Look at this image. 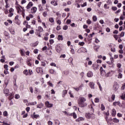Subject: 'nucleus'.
<instances>
[{"label":"nucleus","mask_w":125,"mask_h":125,"mask_svg":"<svg viewBox=\"0 0 125 125\" xmlns=\"http://www.w3.org/2000/svg\"><path fill=\"white\" fill-rule=\"evenodd\" d=\"M23 25L25 26V28H27L28 29H31V25H29V23L27 21H23Z\"/></svg>","instance_id":"obj_8"},{"label":"nucleus","mask_w":125,"mask_h":125,"mask_svg":"<svg viewBox=\"0 0 125 125\" xmlns=\"http://www.w3.org/2000/svg\"><path fill=\"white\" fill-rule=\"evenodd\" d=\"M57 39L58 41H63V40H64V38L63 37V36L60 35L58 36Z\"/></svg>","instance_id":"obj_20"},{"label":"nucleus","mask_w":125,"mask_h":125,"mask_svg":"<svg viewBox=\"0 0 125 125\" xmlns=\"http://www.w3.org/2000/svg\"><path fill=\"white\" fill-rule=\"evenodd\" d=\"M36 71L38 74H41L43 75V69L42 67H38L36 69Z\"/></svg>","instance_id":"obj_5"},{"label":"nucleus","mask_w":125,"mask_h":125,"mask_svg":"<svg viewBox=\"0 0 125 125\" xmlns=\"http://www.w3.org/2000/svg\"><path fill=\"white\" fill-rule=\"evenodd\" d=\"M85 117L86 118V119H92L93 117H94V114L93 113L86 112L85 114Z\"/></svg>","instance_id":"obj_4"},{"label":"nucleus","mask_w":125,"mask_h":125,"mask_svg":"<svg viewBox=\"0 0 125 125\" xmlns=\"http://www.w3.org/2000/svg\"><path fill=\"white\" fill-rule=\"evenodd\" d=\"M56 51H57V52L59 53V52H60V51H61V48L59 46H57L56 47Z\"/></svg>","instance_id":"obj_29"},{"label":"nucleus","mask_w":125,"mask_h":125,"mask_svg":"<svg viewBox=\"0 0 125 125\" xmlns=\"http://www.w3.org/2000/svg\"><path fill=\"white\" fill-rule=\"evenodd\" d=\"M31 24H32V25H36V20H32L31 21Z\"/></svg>","instance_id":"obj_62"},{"label":"nucleus","mask_w":125,"mask_h":125,"mask_svg":"<svg viewBox=\"0 0 125 125\" xmlns=\"http://www.w3.org/2000/svg\"><path fill=\"white\" fill-rule=\"evenodd\" d=\"M111 115L112 117H115L116 115H117V111H116V109H115V108L112 109Z\"/></svg>","instance_id":"obj_17"},{"label":"nucleus","mask_w":125,"mask_h":125,"mask_svg":"<svg viewBox=\"0 0 125 125\" xmlns=\"http://www.w3.org/2000/svg\"><path fill=\"white\" fill-rule=\"evenodd\" d=\"M84 44H85V43H84V42H79V43H78V45H80V46H83V45H84Z\"/></svg>","instance_id":"obj_44"},{"label":"nucleus","mask_w":125,"mask_h":125,"mask_svg":"<svg viewBox=\"0 0 125 125\" xmlns=\"http://www.w3.org/2000/svg\"><path fill=\"white\" fill-rule=\"evenodd\" d=\"M29 105L34 106L35 105H37V102H31L29 103Z\"/></svg>","instance_id":"obj_47"},{"label":"nucleus","mask_w":125,"mask_h":125,"mask_svg":"<svg viewBox=\"0 0 125 125\" xmlns=\"http://www.w3.org/2000/svg\"><path fill=\"white\" fill-rule=\"evenodd\" d=\"M33 5H34V3H33L32 1H30L26 7V9L27 10V11H28V10H29Z\"/></svg>","instance_id":"obj_9"},{"label":"nucleus","mask_w":125,"mask_h":125,"mask_svg":"<svg viewBox=\"0 0 125 125\" xmlns=\"http://www.w3.org/2000/svg\"><path fill=\"white\" fill-rule=\"evenodd\" d=\"M46 63H47V62L44 61L41 62V66L42 67H45L46 66Z\"/></svg>","instance_id":"obj_26"},{"label":"nucleus","mask_w":125,"mask_h":125,"mask_svg":"<svg viewBox=\"0 0 125 125\" xmlns=\"http://www.w3.org/2000/svg\"><path fill=\"white\" fill-rule=\"evenodd\" d=\"M80 50L81 51V52H87V50H86V48L82 47L80 48Z\"/></svg>","instance_id":"obj_24"},{"label":"nucleus","mask_w":125,"mask_h":125,"mask_svg":"<svg viewBox=\"0 0 125 125\" xmlns=\"http://www.w3.org/2000/svg\"><path fill=\"white\" fill-rule=\"evenodd\" d=\"M38 7L39 11H42V10H43V9H42V6L41 4L38 5Z\"/></svg>","instance_id":"obj_39"},{"label":"nucleus","mask_w":125,"mask_h":125,"mask_svg":"<svg viewBox=\"0 0 125 125\" xmlns=\"http://www.w3.org/2000/svg\"><path fill=\"white\" fill-rule=\"evenodd\" d=\"M16 8L18 11V13H20L22 11V10H21V5L16 6Z\"/></svg>","instance_id":"obj_14"},{"label":"nucleus","mask_w":125,"mask_h":125,"mask_svg":"<svg viewBox=\"0 0 125 125\" xmlns=\"http://www.w3.org/2000/svg\"><path fill=\"white\" fill-rule=\"evenodd\" d=\"M57 23L59 24V25H61V21L58 20V18L56 19Z\"/></svg>","instance_id":"obj_58"},{"label":"nucleus","mask_w":125,"mask_h":125,"mask_svg":"<svg viewBox=\"0 0 125 125\" xmlns=\"http://www.w3.org/2000/svg\"><path fill=\"white\" fill-rule=\"evenodd\" d=\"M14 14L13 13L9 12V14H8V17H12V16H13Z\"/></svg>","instance_id":"obj_63"},{"label":"nucleus","mask_w":125,"mask_h":125,"mask_svg":"<svg viewBox=\"0 0 125 125\" xmlns=\"http://www.w3.org/2000/svg\"><path fill=\"white\" fill-rule=\"evenodd\" d=\"M14 96H13V95L12 94L8 97V99L9 100L11 101L14 98Z\"/></svg>","instance_id":"obj_38"},{"label":"nucleus","mask_w":125,"mask_h":125,"mask_svg":"<svg viewBox=\"0 0 125 125\" xmlns=\"http://www.w3.org/2000/svg\"><path fill=\"white\" fill-rule=\"evenodd\" d=\"M36 32H35V34L36 35H39V34H41V33H42V31H43V28L42 26H38V29H36Z\"/></svg>","instance_id":"obj_6"},{"label":"nucleus","mask_w":125,"mask_h":125,"mask_svg":"<svg viewBox=\"0 0 125 125\" xmlns=\"http://www.w3.org/2000/svg\"><path fill=\"white\" fill-rule=\"evenodd\" d=\"M37 19L38 23H42V20L41 19V17H40V16H38L37 17Z\"/></svg>","instance_id":"obj_35"},{"label":"nucleus","mask_w":125,"mask_h":125,"mask_svg":"<svg viewBox=\"0 0 125 125\" xmlns=\"http://www.w3.org/2000/svg\"><path fill=\"white\" fill-rule=\"evenodd\" d=\"M15 23H16V24H17L18 25H19L20 24V20H19V19L15 20Z\"/></svg>","instance_id":"obj_49"},{"label":"nucleus","mask_w":125,"mask_h":125,"mask_svg":"<svg viewBox=\"0 0 125 125\" xmlns=\"http://www.w3.org/2000/svg\"><path fill=\"white\" fill-rule=\"evenodd\" d=\"M20 52L21 56H25V52L24 51V49L20 50Z\"/></svg>","instance_id":"obj_28"},{"label":"nucleus","mask_w":125,"mask_h":125,"mask_svg":"<svg viewBox=\"0 0 125 125\" xmlns=\"http://www.w3.org/2000/svg\"><path fill=\"white\" fill-rule=\"evenodd\" d=\"M115 98H116V95H115V94H113L111 95V99L113 101H114Z\"/></svg>","instance_id":"obj_45"},{"label":"nucleus","mask_w":125,"mask_h":125,"mask_svg":"<svg viewBox=\"0 0 125 125\" xmlns=\"http://www.w3.org/2000/svg\"><path fill=\"white\" fill-rule=\"evenodd\" d=\"M15 99H19V98H20V96L18 94H16L15 95Z\"/></svg>","instance_id":"obj_61"},{"label":"nucleus","mask_w":125,"mask_h":125,"mask_svg":"<svg viewBox=\"0 0 125 125\" xmlns=\"http://www.w3.org/2000/svg\"><path fill=\"white\" fill-rule=\"evenodd\" d=\"M51 4L54 5V6H57V5H58V1L57 0H52L51 1Z\"/></svg>","instance_id":"obj_11"},{"label":"nucleus","mask_w":125,"mask_h":125,"mask_svg":"<svg viewBox=\"0 0 125 125\" xmlns=\"http://www.w3.org/2000/svg\"><path fill=\"white\" fill-rule=\"evenodd\" d=\"M120 104H121V103H120V102H115L113 103V106H117V105L119 106Z\"/></svg>","instance_id":"obj_27"},{"label":"nucleus","mask_w":125,"mask_h":125,"mask_svg":"<svg viewBox=\"0 0 125 125\" xmlns=\"http://www.w3.org/2000/svg\"><path fill=\"white\" fill-rule=\"evenodd\" d=\"M120 87V86L119 85V83H118L117 82H114L113 85V89L114 90V91H117L118 89H119V88Z\"/></svg>","instance_id":"obj_3"},{"label":"nucleus","mask_w":125,"mask_h":125,"mask_svg":"<svg viewBox=\"0 0 125 125\" xmlns=\"http://www.w3.org/2000/svg\"><path fill=\"white\" fill-rule=\"evenodd\" d=\"M70 116H73L74 119L77 118V114H76V113H75V112L71 113L70 114Z\"/></svg>","instance_id":"obj_37"},{"label":"nucleus","mask_w":125,"mask_h":125,"mask_svg":"<svg viewBox=\"0 0 125 125\" xmlns=\"http://www.w3.org/2000/svg\"><path fill=\"white\" fill-rule=\"evenodd\" d=\"M120 97L122 100H125V94L122 93Z\"/></svg>","instance_id":"obj_34"},{"label":"nucleus","mask_w":125,"mask_h":125,"mask_svg":"<svg viewBox=\"0 0 125 125\" xmlns=\"http://www.w3.org/2000/svg\"><path fill=\"white\" fill-rule=\"evenodd\" d=\"M83 85L81 84L79 86V87H77V88L74 87L73 88L74 89H75L76 91H79L80 89H82V87H83Z\"/></svg>","instance_id":"obj_19"},{"label":"nucleus","mask_w":125,"mask_h":125,"mask_svg":"<svg viewBox=\"0 0 125 125\" xmlns=\"http://www.w3.org/2000/svg\"><path fill=\"white\" fill-rule=\"evenodd\" d=\"M125 36V32H121L120 36H119V39H121V38H123V37H124Z\"/></svg>","instance_id":"obj_36"},{"label":"nucleus","mask_w":125,"mask_h":125,"mask_svg":"<svg viewBox=\"0 0 125 125\" xmlns=\"http://www.w3.org/2000/svg\"><path fill=\"white\" fill-rule=\"evenodd\" d=\"M3 115L4 117H7V116H8V113H7V111H5L3 112Z\"/></svg>","instance_id":"obj_43"},{"label":"nucleus","mask_w":125,"mask_h":125,"mask_svg":"<svg viewBox=\"0 0 125 125\" xmlns=\"http://www.w3.org/2000/svg\"><path fill=\"white\" fill-rule=\"evenodd\" d=\"M23 75H25V76H31L33 75V70L31 69H28V71L27 69H25L23 71Z\"/></svg>","instance_id":"obj_2"},{"label":"nucleus","mask_w":125,"mask_h":125,"mask_svg":"<svg viewBox=\"0 0 125 125\" xmlns=\"http://www.w3.org/2000/svg\"><path fill=\"white\" fill-rule=\"evenodd\" d=\"M47 84H48V85H49V86H51V87H53V84H52V83H51L50 81L48 82L47 83Z\"/></svg>","instance_id":"obj_56"},{"label":"nucleus","mask_w":125,"mask_h":125,"mask_svg":"<svg viewBox=\"0 0 125 125\" xmlns=\"http://www.w3.org/2000/svg\"><path fill=\"white\" fill-rule=\"evenodd\" d=\"M30 117L33 120H35V119H39V118H40V115L36 114L35 115H31Z\"/></svg>","instance_id":"obj_15"},{"label":"nucleus","mask_w":125,"mask_h":125,"mask_svg":"<svg viewBox=\"0 0 125 125\" xmlns=\"http://www.w3.org/2000/svg\"><path fill=\"white\" fill-rule=\"evenodd\" d=\"M104 114L106 116H109V115H110V113H109V110H108L106 112H104Z\"/></svg>","instance_id":"obj_59"},{"label":"nucleus","mask_w":125,"mask_h":125,"mask_svg":"<svg viewBox=\"0 0 125 125\" xmlns=\"http://www.w3.org/2000/svg\"><path fill=\"white\" fill-rule=\"evenodd\" d=\"M55 125H60V121H59L58 120H56L55 121Z\"/></svg>","instance_id":"obj_48"},{"label":"nucleus","mask_w":125,"mask_h":125,"mask_svg":"<svg viewBox=\"0 0 125 125\" xmlns=\"http://www.w3.org/2000/svg\"><path fill=\"white\" fill-rule=\"evenodd\" d=\"M49 21L50 23H54V19H53V18H50L49 19Z\"/></svg>","instance_id":"obj_42"},{"label":"nucleus","mask_w":125,"mask_h":125,"mask_svg":"<svg viewBox=\"0 0 125 125\" xmlns=\"http://www.w3.org/2000/svg\"><path fill=\"white\" fill-rule=\"evenodd\" d=\"M82 121H84V118L80 117L76 120V122H81Z\"/></svg>","instance_id":"obj_23"},{"label":"nucleus","mask_w":125,"mask_h":125,"mask_svg":"<svg viewBox=\"0 0 125 125\" xmlns=\"http://www.w3.org/2000/svg\"><path fill=\"white\" fill-rule=\"evenodd\" d=\"M95 103H99V99L98 98H96L94 100Z\"/></svg>","instance_id":"obj_64"},{"label":"nucleus","mask_w":125,"mask_h":125,"mask_svg":"<svg viewBox=\"0 0 125 125\" xmlns=\"http://www.w3.org/2000/svg\"><path fill=\"white\" fill-rule=\"evenodd\" d=\"M38 8H37V7H32L30 10V13H31V14H35Z\"/></svg>","instance_id":"obj_7"},{"label":"nucleus","mask_w":125,"mask_h":125,"mask_svg":"<svg viewBox=\"0 0 125 125\" xmlns=\"http://www.w3.org/2000/svg\"><path fill=\"white\" fill-rule=\"evenodd\" d=\"M4 35L5 36V37H7V39H10V36H9V34L8 33V32H7V31L4 32Z\"/></svg>","instance_id":"obj_22"},{"label":"nucleus","mask_w":125,"mask_h":125,"mask_svg":"<svg viewBox=\"0 0 125 125\" xmlns=\"http://www.w3.org/2000/svg\"><path fill=\"white\" fill-rule=\"evenodd\" d=\"M68 93L71 98H74V94L72 93V91L69 90Z\"/></svg>","instance_id":"obj_33"},{"label":"nucleus","mask_w":125,"mask_h":125,"mask_svg":"<svg viewBox=\"0 0 125 125\" xmlns=\"http://www.w3.org/2000/svg\"><path fill=\"white\" fill-rule=\"evenodd\" d=\"M92 20L94 22H96V21H97V17H96V16H93L92 17Z\"/></svg>","instance_id":"obj_40"},{"label":"nucleus","mask_w":125,"mask_h":125,"mask_svg":"<svg viewBox=\"0 0 125 125\" xmlns=\"http://www.w3.org/2000/svg\"><path fill=\"white\" fill-rule=\"evenodd\" d=\"M45 105L47 108H51L53 106V104L49 103V102L46 101L45 102Z\"/></svg>","instance_id":"obj_10"},{"label":"nucleus","mask_w":125,"mask_h":125,"mask_svg":"<svg viewBox=\"0 0 125 125\" xmlns=\"http://www.w3.org/2000/svg\"><path fill=\"white\" fill-rule=\"evenodd\" d=\"M85 101H86V100L83 97H81L79 99L78 104L81 108L87 106V104L85 103Z\"/></svg>","instance_id":"obj_1"},{"label":"nucleus","mask_w":125,"mask_h":125,"mask_svg":"<svg viewBox=\"0 0 125 125\" xmlns=\"http://www.w3.org/2000/svg\"><path fill=\"white\" fill-rule=\"evenodd\" d=\"M86 23L88 25H90V24H91V23H92V22L90 20V19H88L86 21Z\"/></svg>","instance_id":"obj_46"},{"label":"nucleus","mask_w":125,"mask_h":125,"mask_svg":"<svg viewBox=\"0 0 125 125\" xmlns=\"http://www.w3.org/2000/svg\"><path fill=\"white\" fill-rule=\"evenodd\" d=\"M89 85L90 87H91V88H94V83H93L92 82H90L89 83Z\"/></svg>","instance_id":"obj_31"},{"label":"nucleus","mask_w":125,"mask_h":125,"mask_svg":"<svg viewBox=\"0 0 125 125\" xmlns=\"http://www.w3.org/2000/svg\"><path fill=\"white\" fill-rule=\"evenodd\" d=\"M92 67H93L94 70H96L98 69V67H99V65L98 64H92Z\"/></svg>","instance_id":"obj_21"},{"label":"nucleus","mask_w":125,"mask_h":125,"mask_svg":"<svg viewBox=\"0 0 125 125\" xmlns=\"http://www.w3.org/2000/svg\"><path fill=\"white\" fill-rule=\"evenodd\" d=\"M67 93H68V91L66 90H63L62 91V97H65Z\"/></svg>","instance_id":"obj_25"},{"label":"nucleus","mask_w":125,"mask_h":125,"mask_svg":"<svg viewBox=\"0 0 125 125\" xmlns=\"http://www.w3.org/2000/svg\"><path fill=\"white\" fill-rule=\"evenodd\" d=\"M38 44H39V42H36L35 43H33V44H32V46H33V47H36V46H37V45H38Z\"/></svg>","instance_id":"obj_60"},{"label":"nucleus","mask_w":125,"mask_h":125,"mask_svg":"<svg viewBox=\"0 0 125 125\" xmlns=\"http://www.w3.org/2000/svg\"><path fill=\"white\" fill-rule=\"evenodd\" d=\"M101 110L104 111L105 110V106L103 104H101Z\"/></svg>","instance_id":"obj_53"},{"label":"nucleus","mask_w":125,"mask_h":125,"mask_svg":"<svg viewBox=\"0 0 125 125\" xmlns=\"http://www.w3.org/2000/svg\"><path fill=\"white\" fill-rule=\"evenodd\" d=\"M118 78V79H122L123 78V74L121 73H119Z\"/></svg>","instance_id":"obj_55"},{"label":"nucleus","mask_w":125,"mask_h":125,"mask_svg":"<svg viewBox=\"0 0 125 125\" xmlns=\"http://www.w3.org/2000/svg\"><path fill=\"white\" fill-rule=\"evenodd\" d=\"M29 90H30V92L31 93H34V89H33V87L30 86L29 87Z\"/></svg>","instance_id":"obj_54"},{"label":"nucleus","mask_w":125,"mask_h":125,"mask_svg":"<svg viewBox=\"0 0 125 125\" xmlns=\"http://www.w3.org/2000/svg\"><path fill=\"white\" fill-rule=\"evenodd\" d=\"M43 106H44L43 104L40 103L37 105V108H39V109H42V108Z\"/></svg>","instance_id":"obj_18"},{"label":"nucleus","mask_w":125,"mask_h":125,"mask_svg":"<svg viewBox=\"0 0 125 125\" xmlns=\"http://www.w3.org/2000/svg\"><path fill=\"white\" fill-rule=\"evenodd\" d=\"M4 93L6 94V95H8V93H9V90L8 89H5L4 90Z\"/></svg>","instance_id":"obj_32"},{"label":"nucleus","mask_w":125,"mask_h":125,"mask_svg":"<svg viewBox=\"0 0 125 125\" xmlns=\"http://www.w3.org/2000/svg\"><path fill=\"white\" fill-rule=\"evenodd\" d=\"M93 76V72H92V71H89L87 73V76L88 77V78H92Z\"/></svg>","instance_id":"obj_16"},{"label":"nucleus","mask_w":125,"mask_h":125,"mask_svg":"<svg viewBox=\"0 0 125 125\" xmlns=\"http://www.w3.org/2000/svg\"><path fill=\"white\" fill-rule=\"evenodd\" d=\"M100 71L101 72V74L102 75V73H103V72H104V69H103V67L102 66H101L100 67Z\"/></svg>","instance_id":"obj_57"},{"label":"nucleus","mask_w":125,"mask_h":125,"mask_svg":"<svg viewBox=\"0 0 125 125\" xmlns=\"http://www.w3.org/2000/svg\"><path fill=\"white\" fill-rule=\"evenodd\" d=\"M54 72L55 71L53 69H51L49 70V73H50V74H54Z\"/></svg>","instance_id":"obj_50"},{"label":"nucleus","mask_w":125,"mask_h":125,"mask_svg":"<svg viewBox=\"0 0 125 125\" xmlns=\"http://www.w3.org/2000/svg\"><path fill=\"white\" fill-rule=\"evenodd\" d=\"M34 53H35V54H38V53H39V49H35L33 51Z\"/></svg>","instance_id":"obj_52"},{"label":"nucleus","mask_w":125,"mask_h":125,"mask_svg":"<svg viewBox=\"0 0 125 125\" xmlns=\"http://www.w3.org/2000/svg\"><path fill=\"white\" fill-rule=\"evenodd\" d=\"M112 121H113V123H115L116 124H117V123H119V122H120V121L119 120V119H117L116 118H113Z\"/></svg>","instance_id":"obj_30"},{"label":"nucleus","mask_w":125,"mask_h":125,"mask_svg":"<svg viewBox=\"0 0 125 125\" xmlns=\"http://www.w3.org/2000/svg\"><path fill=\"white\" fill-rule=\"evenodd\" d=\"M84 41V42H87L88 44H89V43H91L92 39L87 37V38H85Z\"/></svg>","instance_id":"obj_12"},{"label":"nucleus","mask_w":125,"mask_h":125,"mask_svg":"<svg viewBox=\"0 0 125 125\" xmlns=\"http://www.w3.org/2000/svg\"><path fill=\"white\" fill-rule=\"evenodd\" d=\"M113 37L114 38L116 41H118V39H119L120 36L115 34L113 35Z\"/></svg>","instance_id":"obj_41"},{"label":"nucleus","mask_w":125,"mask_h":125,"mask_svg":"<svg viewBox=\"0 0 125 125\" xmlns=\"http://www.w3.org/2000/svg\"><path fill=\"white\" fill-rule=\"evenodd\" d=\"M62 29L63 30H64V31L68 30V25H64L62 27Z\"/></svg>","instance_id":"obj_51"},{"label":"nucleus","mask_w":125,"mask_h":125,"mask_svg":"<svg viewBox=\"0 0 125 125\" xmlns=\"http://www.w3.org/2000/svg\"><path fill=\"white\" fill-rule=\"evenodd\" d=\"M33 60H31V59H28L27 60V63L28 66H29L30 67L32 66V64H33Z\"/></svg>","instance_id":"obj_13"}]
</instances>
